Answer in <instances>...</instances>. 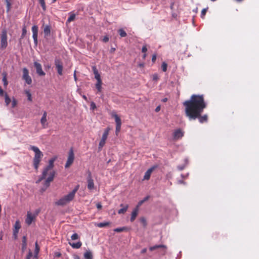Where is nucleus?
Returning <instances> with one entry per match:
<instances>
[{"mask_svg":"<svg viewBox=\"0 0 259 259\" xmlns=\"http://www.w3.org/2000/svg\"><path fill=\"white\" fill-rule=\"evenodd\" d=\"M183 105L185 107L186 116L188 117L189 120H195L198 118L201 123L208 121L207 114L201 116L204 109L207 106L203 95H192L189 100H186L183 103Z\"/></svg>","mask_w":259,"mask_h":259,"instance_id":"f257e3e1","label":"nucleus"},{"mask_svg":"<svg viewBox=\"0 0 259 259\" xmlns=\"http://www.w3.org/2000/svg\"><path fill=\"white\" fill-rule=\"evenodd\" d=\"M79 188V185L75 186L74 189L67 195L60 198L58 201L55 202L56 205L58 206H64L71 201L74 198L76 192Z\"/></svg>","mask_w":259,"mask_h":259,"instance_id":"f03ea898","label":"nucleus"},{"mask_svg":"<svg viewBox=\"0 0 259 259\" xmlns=\"http://www.w3.org/2000/svg\"><path fill=\"white\" fill-rule=\"evenodd\" d=\"M79 188V185L75 186L74 189L67 195L60 198L58 201L55 202L56 205L58 206H64L71 201L74 198L76 192Z\"/></svg>","mask_w":259,"mask_h":259,"instance_id":"7ed1b4c3","label":"nucleus"},{"mask_svg":"<svg viewBox=\"0 0 259 259\" xmlns=\"http://www.w3.org/2000/svg\"><path fill=\"white\" fill-rule=\"evenodd\" d=\"M29 149L32 150L35 153V155L33 159V165L34 169L37 171L39 163L44 156V154L36 146H30Z\"/></svg>","mask_w":259,"mask_h":259,"instance_id":"20e7f679","label":"nucleus"},{"mask_svg":"<svg viewBox=\"0 0 259 259\" xmlns=\"http://www.w3.org/2000/svg\"><path fill=\"white\" fill-rule=\"evenodd\" d=\"M0 38V49L4 50L7 48L8 45L7 31L6 29H3L2 31Z\"/></svg>","mask_w":259,"mask_h":259,"instance_id":"39448f33","label":"nucleus"},{"mask_svg":"<svg viewBox=\"0 0 259 259\" xmlns=\"http://www.w3.org/2000/svg\"><path fill=\"white\" fill-rule=\"evenodd\" d=\"M167 246L165 245H155L153 246H151L149 247V250L150 251H153L156 249H160V254L162 255H164L166 253L167 250Z\"/></svg>","mask_w":259,"mask_h":259,"instance_id":"423d86ee","label":"nucleus"},{"mask_svg":"<svg viewBox=\"0 0 259 259\" xmlns=\"http://www.w3.org/2000/svg\"><path fill=\"white\" fill-rule=\"evenodd\" d=\"M74 159V154L73 148H71L70 149V150L69 151L67 160L65 165V168L69 167L73 162Z\"/></svg>","mask_w":259,"mask_h":259,"instance_id":"0eeeda50","label":"nucleus"},{"mask_svg":"<svg viewBox=\"0 0 259 259\" xmlns=\"http://www.w3.org/2000/svg\"><path fill=\"white\" fill-rule=\"evenodd\" d=\"M22 78L25 80L26 83L28 84H30L32 83V79L29 75V71L26 68L23 69Z\"/></svg>","mask_w":259,"mask_h":259,"instance_id":"6e6552de","label":"nucleus"},{"mask_svg":"<svg viewBox=\"0 0 259 259\" xmlns=\"http://www.w3.org/2000/svg\"><path fill=\"white\" fill-rule=\"evenodd\" d=\"M55 64L59 75L63 74V63L60 59L56 58L55 59Z\"/></svg>","mask_w":259,"mask_h":259,"instance_id":"1a4fd4ad","label":"nucleus"},{"mask_svg":"<svg viewBox=\"0 0 259 259\" xmlns=\"http://www.w3.org/2000/svg\"><path fill=\"white\" fill-rule=\"evenodd\" d=\"M109 128H107L104 132V133L102 135V139L99 143V148H102L105 145L106 140L107 138L108 135L109 134Z\"/></svg>","mask_w":259,"mask_h":259,"instance_id":"9d476101","label":"nucleus"},{"mask_svg":"<svg viewBox=\"0 0 259 259\" xmlns=\"http://www.w3.org/2000/svg\"><path fill=\"white\" fill-rule=\"evenodd\" d=\"M32 32V37L34 40V43L35 46L37 45L38 40H37V36H38V28L37 25H33L31 28Z\"/></svg>","mask_w":259,"mask_h":259,"instance_id":"9b49d317","label":"nucleus"},{"mask_svg":"<svg viewBox=\"0 0 259 259\" xmlns=\"http://www.w3.org/2000/svg\"><path fill=\"white\" fill-rule=\"evenodd\" d=\"M34 66L36 69V73L39 75V76H44L45 75L46 73L45 72L42 70L41 65L38 63L37 62H34Z\"/></svg>","mask_w":259,"mask_h":259,"instance_id":"f8f14e48","label":"nucleus"},{"mask_svg":"<svg viewBox=\"0 0 259 259\" xmlns=\"http://www.w3.org/2000/svg\"><path fill=\"white\" fill-rule=\"evenodd\" d=\"M184 133L181 129H177L173 133L174 140H178L184 136Z\"/></svg>","mask_w":259,"mask_h":259,"instance_id":"ddd939ff","label":"nucleus"},{"mask_svg":"<svg viewBox=\"0 0 259 259\" xmlns=\"http://www.w3.org/2000/svg\"><path fill=\"white\" fill-rule=\"evenodd\" d=\"M115 120L116 122V134L117 135L118 133L119 132L121 125V121L120 118L118 117L117 114H115L114 115Z\"/></svg>","mask_w":259,"mask_h":259,"instance_id":"4468645a","label":"nucleus"},{"mask_svg":"<svg viewBox=\"0 0 259 259\" xmlns=\"http://www.w3.org/2000/svg\"><path fill=\"white\" fill-rule=\"evenodd\" d=\"M55 175V172L53 171L50 172L49 177L47 179V180L45 182L44 185L46 188L49 187L50 182H52L54 180V177Z\"/></svg>","mask_w":259,"mask_h":259,"instance_id":"2eb2a0df","label":"nucleus"},{"mask_svg":"<svg viewBox=\"0 0 259 259\" xmlns=\"http://www.w3.org/2000/svg\"><path fill=\"white\" fill-rule=\"evenodd\" d=\"M87 181H88V189L91 190L94 189V181L92 179L91 177V173L89 172L88 177L87 178Z\"/></svg>","mask_w":259,"mask_h":259,"instance_id":"dca6fc26","label":"nucleus"},{"mask_svg":"<svg viewBox=\"0 0 259 259\" xmlns=\"http://www.w3.org/2000/svg\"><path fill=\"white\" fill-rule=\"evenodd\" d=\"M56 158H52L49 161V164L47 165L45 168L44 169V171H46V173L48 174V172L50 169H52L54 167V163L55 161Z\"/></svg>","mask_w":259,"mask_h":259,"instance_id":"f3484780","label":"nucleus"},{"mask_svg":"<svg viewBox=\"0 0 259 259\" xmlns=\"http://www.w3.org/2000/svg\"><path fill=\"white\" fill-rule=\"evenodd\" d=\"M47 113L46 111H44L42 116L40 119V123L41 124L42 127L44 128H46L48 126V123L47 122Z\"/></svg>","mask_w":259,"mask_h":259,"instance_id":"a211bd4d","label":"nucleus"},{"mask_svg":"<svg viewBox=\"0 0 259 259\" xmlns=\"http://www.w3.org/2000/svg\"><path fill=\"white\" fill-rule=\"evenodd\" d=\"M35 219V217L34 215L30 212H28L25 222L28 225H30Z\"/></svg>","mask_w":259,"mask_h":259,"instance_id":"6ab92c4d","label":"nucleus"},{"mask_svg":"<svg viewBox=\"0 0 259 259\" xmlns=\"http://www.w3.org/2000/svg\"><path fill=\"white\" fill-rule=\"evenodd\" d=\"M156 167H157V166H153L151 168H149L145 173L144 176V180H148L150 178L151 173Z\"/></svg>","mask_w":259,"mask_h":259,"instance_id":"aec40b11","label":"nucleus"},{"mask_svg":"<svg viewBox=\"0 0 259 259\" xmlns=\"http://www.w3.org/2000/svg\"><path fill=\"white\" fill-rule=\"evenodd\" d=\"M44 33L45 38H47L51 34V26L49 25L45 26L44 28Z\"/></svg>","mask_w":259,"mask_h":259,"instance_id":"412c9836","label":"nucleus"},{"mask_svg":"<svg viewBox=\"0 0 259 259\" xmlns=\"http://www.w3.org/2000/svg\"><path fill=\"white\" fill-rule=\"evenodd\" d=\"M27 248V237L25 236H24L22 237V252H24Z\"/></svg>","mask_w":259,"mask_h":259,"instance_id":"4be33fe9","label":"nucleus"},{"mask_svg":"<svg viewBox=\"0 0 259 259\" xmlns=\"http://www.w3.org/2000/svg\"><path fill=\"white\" fill-rule=\"evenodd\" d=\"M138 208L137 207H136L135 208H134V209L133 210L132 212V214H131V221L132 222H134L135 221V220L136 219L137 215H138Z\"/></svg>","mask_w":259,"mask_h":259,"instance_id":"5701e85b","label":"nucleus"},{"mask_svg":"<svg viewBox=\"0 0 259 259\" xmlns=\"http://www.w3.org/2000/svg\"><path fill=\"white\" fill-rule=\"evenodd\" d=\"M92 69L95 75V78L97 79V80H102L100 75L96 66H93L92 67Z\"/></svg>","mask_w":259,"mask_h":259,"instance_id":"b1692460","label":"nucleus"},{"mask_svg":"<svg viewBox=\"0 0 259 259\" xmlns=\"http://www.w3.org/2000/svg\"><path fill=\"white\" fill-rule=\"evenodd\" d=\"M69 244L73 248H79L81 245L82 243L79 241H78L77 243H74V242H69Z\"/></svg>","mask_w":259,"mask_h":259,"instance_id":"393cba45","label":"nucleus"},{"mask_svg":"<svg viewBox=\"0 0 259 259\" xmlns=\"http://www.w3.org/2000/svg\"><path fill=\"white\" fill-rule=\"evenodd\" d=\"M83 255L85 259H93V258L92 253L90 250L84 252Z\"/></svg>","mask_w":259,"mask_h":259,"instance_id":"a878e982","label":"nucleus"},{"mask_svg":"<svg viewBox=\"0 0 259 259\" xmlns=\"http://www.w3.org/2000/svg\"><path fill=\"white\" fill-rule=\"evenodd\" d=\"M128 207V205L127 204H126L122 208L118 210V213L119 214H124L127 211Z\"/></svg>","mask_w":259,"mask_h":259,"instance_id":"bb28decb","label":"nucleus"},{"mask_svg":"<svg viewBox=\"0 0 259 259\" xmlns=\"http://www.w3.org/2000/svg\"><path fill=\"white\" fill-rule=\"evenodd\" d=\"M102 80H98L96 84V88L98 90V91L99 92H101L102 90Z\"/></svg>","mask_w":259,"mask_h":259,"instance_id":"cd10ccee","label":"nucleus"},{"mask_svg":"<svg viewBox=\"0 0 259 259\" xmlns=\"http://www.w3.org/2000/svg\"><path fill=\"white\" fill-rule=\"evenodd\" d=\"M47 173L46 171H43L41 176L39 177L38 180L36 181V183H40L42 180L45 179L47 175Z\"/></svg>","mask_w":259,"mask_h":259,"instance_id":"c85d7f7f","label":"nucleus"},{"mask_svg":"<svg viewBox=\"0 0 259 259\" xmlns=\"http://www.w3.org/2000/svg\"><path fill=\"white\" fill-rule=\"evenodd\" d=\"M109 224H110L109 222H101V223H98L97 224V226L99 228H103V227H106V226L109 225Z\"/></svg>","mask_w":259,"mask_h":259,"instance_id":"c756f323","label":"nucleus"},{"mask_svg":"<svg viewBox=\"0 0 259 259\" xmlns=\"http://www.w3.org/2000/svg\"><path fill=\"white\" fill-rule=\"evenodd\" d=\"M118 32L119 34L120 35V37H125L127 35L126 32L122 28L119 29L118 30Z\"/></svg>","mask_w":259,"mask_h":259,"instance_id":"7c9ffc66","label":"nucleus"},{"mask_svg":"<svg viewBox=\"0 0 259 259\" xmlns=\"http://www.w3.org/2000/svg\"><path fill=\"white\" fill-rule=\"evenodd\" d=\"M5 100L6 105H9L11 102V99L9 98L7 93H6L5 94Z\"/></svg>","mask_w":259,"mask_h":259,"instance_id":"2f4dec72","label":"nucleus"},{"mask_svg":"<svg viewBox=\"0 0 259 259\" xmlns=\"http://www.w3.org/2000/svg\"><path fill=\"white\" fill-rule=\"evenodd\" d=\"M126 230H127L126 227H123L120 228H117L114 230V231L116 232H121Z\"/></svg>","mask_w":259,"mask_h":259,"instance_id":"473e14b6","label":"nucleus"},{"mask_svg":"<svg viewBox=\"0 0 259 259\" xmlns=\"http://www.w3.org/2000/svg\"><path fill=\"white\" fill-rule=\"evenodd\" d=\"M75 18V15L74 14H72L70 15V16L68 18L67 20V23H70L73 21Z\"/></svg>","mask_w":259,"mask_h":259,"instance_id":"72a5a7b5","label":"nucleus"},{"mask_svg":"<svg viewBox=\"0 0 259 259\" xmlns=\"http://www.w3.org/2000/svg\"><path fill=\"white\" fill-rule=\"evenodd\" d=\"M26 33H27L26 27L25 26H24L22 28V34L21 35V39H23L26 35Z\"/></svg>","mask_w":259,"mask_h":259,"instance_id":"f704fd0d","label":"nucleus"},{"mask_svg":"<svg viewBox=\"0 0 259 259\" xmlns=\"http://www.w3.org/2000/svg\"><path fill=\"white\" fill-rule=\"evenodd\" d=\"M39 3L40 4V6H41L42 9L44 11L46 10V6L45 0H38Z\"/></svg>","mask_w":259,"mask_h":259,"instance_id":"c9c22d12","label":"nucleus"},{"mask_svg":"<svg viewBox=\"0 0 259 259\" xmlns=\"http://www.w3.org/2000/svg\"><path fill=\"white\" fill-rule=\"evenodd\" d=\"M149 197L148 196H146L145 197L143 200H141L140 201H139V202L138 203V205L137 206V207L138 208L141 205H142L145 201H147L148 200Z\"/></svg>","mask_w":259,"mask_h":259,"instance_id":"e433bc0d","label":"nucleus"},{"mask_svg":"<svg viewBox=\"0 0 259 259\" xmlns=\"http://www.w3.org/2000/svg\"><path fill=\"white\" fill-rule=\"evenodd\" d=\"M208 8L207 7L206 8H204L203 9L202 11H201V17L203 19L204 18V16L206 14V13L208 10Z\"/></svg>","mask_w":259,"mask_h":259,"instance_id":"4c0bfd02","label":"nucleus"},{"mask_svg":"<svg viewBox=\"0 0 259 259\" xmlns=\"http://www.w3.org/2000/svg\"><path fill=\"white\" fill-rule=\"evenodd\" d=\"M167 64L165 62H163L161 65L162 70L163 72H165L167 70Z\"/></svg>","mask_w":259,"mask_h":259,"instance_id":"58836bf2","label":"nucleus"},{"mask_svg":"<svg viewBox=\"0 0 259 259\" xmlns=\"http://www.w3.org/2000/svg\"><path fill=\"white\" fill-rule=\"evenodd\" d=\"M39 251V247L37 244V242H36L35 243V250H34L35 254H38Z\"/></svg>","mask_w":259,"mask_h":259,"instance_id":"ea45409f","label":"nucleus"},{"mask_svg":"<svg viewBox=\"0 0 259 259\" xmlns=\"http://www.w3.org/2000/svg\"><path fill=\"white\" fill-rule=\"evenodd\" d=\"M6 5H7V11L9 12L11 9V3L10 0H6Z\"/></svg>","mask_w":259,"mask_h":259,"instance_id":"a19ab883","label":"nucleus"},{"mask_svg":"<svg viewBox=\"0 0 259 259\" xmlns=\"http://www.w3.org/2000/svg\"><path fill=\"white\" fill-rule=\"evenodd\" d=\"M140 222L144 227L147 226V222L144 218L143 217L140 219Z\"/></svg>","mask_w":259,"mask_h":259,"instance_id":"79ce46f5","label":"nucleus"},{"mask_svg":"<svg viewBox=\"0 0 259 259\" xmlns=\"http://www.w3.org/2000/svg\"><path fill=\"white\" fill-rule=\"evenodd\" d=\"M79 236L77 233H74L71 236V238L72 240H77L79 239Z\"/></svg>","mask_w":259,"mask_h":259,"instance_id":"37998d69","label":"nucleus"},{"mask_svg":"<svg viewBox=\"0 0 259 259\" xmlns=\"http://www.w3.org/2000/svg\"><path fill=\"white\" fill-rule=\"evenodd\" d=\"M3 81L4 82V85L6 87L8 84V81L7 80L6 75L5 74L3 77Z\"/></svg>","mask_w":259,"mask_h":259,"instance_id":"c03bdc74","label":"nucleus"},{"mask_svg":"<svg viewBox=\"0 0 259 259\" xmlns=\"http://www.w3.org/2000/svg\"><path fill=\"white\" fill-rule=\"evenodd\" d=\"M21 228V225L19 224V221H16L15 224V230H19Z\"/></svg>","mask_w":259,"mask_h":259,"instance_id":"a18cd8bd","label":"nucleus"},{"mask_svg":"<svg viewBox=\"0 0 259 259\" xmlns=\"http://www.w3.org/2000/svg\"><path fill=\"white\" fill-rule=\"evenodd\" d=\"M32 256V252L30 249H29L28 253L27 255H26L25 259H31Z\"/></svg>","mask_w":259,"mask_h":259,"instance_id":"49530a36","label":"nucleus"},{"mask_svg":"<svg viewBox=\"0 0 259 259\" xmlns=\"http://www.w3.org/2000/svg\"><path fill=\"white\" fill-rule=\"evenodd\" d=\"M26 94L27 95L28 100L31 102L32 101V97H31V94L29 91H26Z\"/></svg>","mask_w":259,"mask_h":259,"instance_id":"de8ad7c7","label":"nucleus"},{"mask_svg":"<svg viewBox=\"0 0 259 259\" xmlns=\"http://www.w3.org/2000/svg\"><path fill=\"white\" fill-rule=\"evenodd\" d=\"M90 107L91 109L94 110L96 108V104L93 102H91Z\"/></svg>","mask_w":259,"mask_h":259,"instance_id":"09e8293b","label":"nucleus"},{"mask_svg":"<svg viewBox=\"0 0 259 259\" xmlns=\"http://www.w3.org/2000/svg\"><path fill=\"white\" fill-rule=\"evenodd\" d=\"M158 78H159L157 74H154L152 75V79L153 80L157 81Z\"/></svg>","mask_w":259,"mask_h":259,"instance_id":"8fccbe9b","label":"nucleus"},{"mask_svg":"<svg viewBox=\"0 0 259 259\" xmlns=\"http://www.w3.org/2000/svg\"><path fill=\"white\" fill-rule=\"evenodd\" d=\"M40 209H37L35 210V213L33 215H34L35 217L36 218V217L38 214V213L40 212Z\"/></svg>","mask_w":259,"mask_h":259,"instance_id":"3c124183","label":"nucleus"},{"mask_svg":"<svg viewBox=\"0 0 259 259\" xmlns=\"http://www.w3.org/2000/svg\"><path fill=\"white\" fill-rule=\"evenodd\" d=\"M178 169L180 170H182L183 169H184V168L185 167V165H179L178 166Z\"/></svg>","mask_w":259,"mask_h":259,"instance_id":"603ef678","label":"nucleus"},{"mask_svg":"<svg viewBox=\"0 0 259 259\" xmlns=\"http://www.w3.org/2000/svg\"><path fill=\"white\" fill-rule=\"evenodd\" d=\"M147 51V48L146 47V46H144L143 47H142V52L143 53H146V52Z\"/></svg>","mask_w":259,"mask_h":259,"instance_id":"864d4df0","label":"nucleus"},{"mask_svg":"<svg viewBox=\"0 0 259 259\" xmlns=\"http://www.w3.org/2000/svg\"><path fill=\"white\" fill-rule=\"evenodd\" d=\"M156 54H154L153 56H152V62L153 63H154L156 61Z\"/></svg>","mask_w":259,"mask_h":259,"instance_id":"5fc2aeb1","label":"nucleus"},{"mask_svg":"<svg viewBox=\"0 0 259 259\" xmlns=\"http://www.w3.org/2000/svg\"><path fill=\"white\" fill-rule=\"evenodd\" d=\"M5 93H4L3 90L1 88H0V96L2 97L4 96H5Z\"/></svg>","mask_w":259,"mask_h":259,"instance_id":"6e6d98bb","label":"nucleus"},{"mask_svg":"<svg viewBox=\"0 0 259 259\" xmlns=\"http://www.w3.org/2000/svg\"><path fill=\"white\" fill-rule=\"evenodd\" d=\"M96 206H97V208L99 209H101L102 207V204L101 203H98L96 204Z\"/></svg>","mask_w":259,"mask_h":259,"instance_id":"4d7b16f0","label":"nucleus"},{"mask_svg":"<svg viewBox=\"0 0 259 259\" xmlns=\"http://www.w3.org/2000/svg\"><path fill=\"white\" fill-rule=\"evenodd\" d=\"M18 233V230H14L13 231V235L15 236V238H16Z\"/></svg>","mask_w":259,"mask_h":259,"instance_id":"13d9d810","label":"nucleus"},{"mask_svg":"<svg viewBox=\"0 0 259 259\" xmlns=\"http://www.w3.org/2000/svg\"><path fill=\"white\" fill-rule=\"evenodd\" d=\"M108 40H109V38H108V37H107V36H105V37L103 38V41L104 42H106L108 41Z\"/></svg>","mask_w":259,"mask_h":259,"instance_id":"bf43d9fd","label":"nucleus"},{"mask_svg":"<svg viewBox=\"0 0 259 259\" xmlns=\"http://www.w3.org/2000/svg\"><path fill=\"white\" fill-rule=\"evenodd\" d=\"M160 106H158L155 108V111L156 112H158L160 111Z\"/></svg>","mask_w":259,"mask_h":259,"instance_id":"052dcab7","label":"nucleus"},{"mask_svg":"<svg viewBox=\"0 0 259 259\" xmlns=\"http://www.w3.org/2000/svg\"><path fill=\"white\" fill-rule=\"evenodd\" d=\"M147 251V248H143V249H142L141 251V253L143 254V253H146Z\"/></svg>","mask_w":259,"mask_h":259,"instance_id":"680f3d73","label":"nucleus"},{"mask_svg":"<svg viewBox=\"0 0 259 259\" xmlns=\"http://www.w3.org/2000/svg\"><path fill=\"white\" fill-rule=\"evenodd\" d=\"M73 77H74V79L75 81H76L77 77H76V71H74V72Z\"/></svg>","mask_w":259,"mask_h":259,"instance_id":"e2e57ef3","label":"nucleus"},{"mask_svg":"<svg viewBox=\"0 0 259 259\" xmlns=\"http://www.w3.org/2000/svg\"><path fill=\"white\" fill-rule=\"evenodd\" d=\"M178 182H179V184H185V182H184V181H183V180H179V181H178Z\"/></svg>","mask_w":259,"mask_h":259,"instance_id":"0e129e2a","label":"nucleus"},{"mask_svg":"<svg viewBox=\"0 0 259 259\" xmlns=\"http://www.w3.org/2000/svg\"><path fill=\"white\" fill-rule=\"evenodd\" d=\"M55 255H56V256H57V257H60V256H61V253H59V252H56V253H55Z\"/></svg>","mask_w":259,"mask_h":259,"instance_id":"69168bd1","label":"nucleus"},{"mask_svg":"<svg viewBox=\"0 0 259 259\" xmlns=\"http://www.w3.org/2000/svg\"><path fill=\"white\" fill-rule=\"evenodd\" d=\"M138 66L140 67H143L144 66V63H140V64H139Z\"/></svg>","mask_w":259,"mask_h":259,"instance_id":"338daca9","label":"nucleus"},{"mask_svg":"<svg viewBox=\"0 0 259 259\" xmlns=\"http://www.w3.org/2000/svg\"><path fill=\"white\" fill-rule=\"evenodd\" d=\"M161 101L163 102H166L167 101V98H164Z\"/></svg>","mask_w":259,"mask_h":259,"instance_id":"774afa93","label":"nucleus"}]
</instances>
